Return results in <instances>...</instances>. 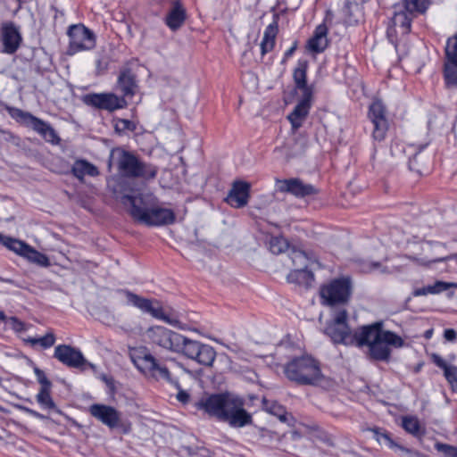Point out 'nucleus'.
<instances>
[{"instance_id": "58836bf2", "label": "nucleus", "mask_w": 457, "mask_h": 457, "mask_svg": "<svg viewBox=\"0 0 457 457\" xmlns=\"http://www.w3.org/2000/svg\"><path fill=\"white\" fill-rule=\"evenodd\" d=\"M24 342L30 345L32 347L39 345L43 349H47L54 345L55 336L52 331H49L42 337L37 338L29 337L25 338Z\"/></svg>"}, {"instance_id": "f257e3e1", "label": "nucleus", "mask_w": 457, "mask_h": 457, "mask_svg": "<svg viewBox=\"0 0 457 457\" xmlns=\"http://www.w3.org/2000/svg\"><path fill=\"white\" fill-rule=\"evenodd\" d=\"M347 311L340 309L335 312L325 333L336 344L369 347V356L375 361H388L391 355L390 347L401 348L404 345L403 339L390 330L383 329V322L377 321L364 325L353 332L347 324Z\"/></svg>"}, {"instance_id": "13d9d810", "label": "nucleus", "mask_w": 457, "mask_h": 457, "mask_svg": "<svg viewBox=\"0 0 457 457\" xmlns=\"http://www.w3.org/2000/svg\"><path fill=\"white\" fill-rule=\"evenodd\" d=\"M108 69V61L104 58H100L96 61V71L98 74L104 73Z\"/></svg>"}, {"instance_id": "e2e57ef3", "label": "nucleus", "mask_w": 457, "mask_h": 457, "mask_svg": "<svg viewBox=\"0 0 457 457\" xmlns=\"http://www.w3.org/2000/svg\"><path fill=\"white\" fill-rule=\"evenodd\" d=\"M432 292L433 291L431 290L430 287L428 286V287H424L418 288V289L414 290L413 295L414 296L426 295L428 294H432Z\"/></svg>"}, {"instance_id": "2eb2a0df", "label": "nucleus", "mask_w": 457, "mask_h": 457, "mask_svg": "<svg viewBox=\"0 0 457 457\" xmlns=\"http://www.w3.org/2000/svg\"><path fill=\"white\" fill-rule=\"evenodd\" d=\"M140 68L138 59H131L120 69L117 87L124 96H133L137 87L136 74Z\"/></svg>"}, {"instance_id": "bb28decb", "label": "nucleus", "mask_w": 457, "mask_h": 457, "mask_svg": "<svg viewBox=\"0 0 457 457\" xmlns=\"http://www.w3.org/2000/svg\"><path fill=\"white\" fill-rule=\"evenodd\" d=\"M121 201L129 209L133 219L138 222H143V197L139 190H132V194L123 195Z\"/></svg>"}, {"instance_id": "de8ad7c7", "label": "nucleus", "mask_w": 457, "mask_h": 457, "mask_svg": "<svg viewBox=\"0 0 457 457\" xmlns=\"http://www.w3.org/2000/svg\"><path fill=\"white\" fill-rule=\"evenodd\" d=\"M435 448L439 453H442L445 457H457V447L451 445L436 442Z\"/></svg>"}, {"instance_id": "864d4df0", "label": "nucleus", "mask_w": 457, "mask_h": 457, "mask_svg": "<svg viewBox=\"0 0 457 457\" xmlns=\"http://www.w3.org/2000/svg\"><path fill=\"white\" fill-rule=\"evenodd\" d=\"M454 286V284L446 283L443 281H436L433 286H429L431 290L433 291L432 294H438L443 291H445L449 289L451 287Z\"/></svg>"}, {"instance_id": "dca6fc26", "label": "nucleus", "mask_w": 457, "mask_h": 457, "mask_svg": "<svg viewBox=\"0 0 457 457\" xmlns=\"http://www.w3.org/2000/svg\"><path fill=\"white\" fill-rule=\"evenodd\" d=\"M444 77L447 87H457V34L447 40Z\"/></svg>"}, {"instance_id": "a878e982", "label": "nucleus", "mask_w": 457, "mask_h": 457, "mask_svg": "<svg viewBox=\"0 0 457 457\" xmlns=\"http://www.w3.org/2000/svg\"><path fill=\"white\" fill-rule=\"evenodd\" d=\"M307 68L306 61H300L294 71L293 77L296 89L301 91V96H312L313 87L307 84Z\"/></svg>"}, {"instance_id": "473e14b6", "label": "nucleus", "mask_w": 457, "mask_h": 457, "mask_svg": "<svg viewBox=\"0 0 457 457\" xmlns=\"http://www.w3.org/2000/svg\"><path fill=\"white\" fill-rule=\"evenodd\" d=\"M345 23L347 25H355L362 18L361 7L357 3H346L342 9Z\"/></svg>"}, {"instance_id": "f704fd0d", "label": "nucleus", "mask_w": 457, "mask_h": 457, "mask_svg": "<svg viewBox=\"0 0 457 457\" xmlns=\"http://www.w3.org/2000/svg\"><path fill=\"white\" fill-rule=\"evenodd\" d=\"M71 171L79 179H83L86 175L95 177L99 174L95 165L84 160L76 161L72 166Z\"/></svg>"}, {"instance_id": "ea45409f", "label": "nucleus", "mask_w": 457, "mask_h": 457, "mask_svg": "<svg viewBox=\"0 0 457 457\" xmlns=\"http://www.w3.org/2000/svg\"><path fill=\"white\" fill-rule=\"evenodd\" d=\"M391 23L398 28L403 35L409 33L411 29V19L404 13H395Z\"/></svg>"}, {"instance_id": "1a4fd4ad", "label": "nucleus", "mask_w": 457, "mask_h": 457, "mask_svg": "<svg viewBox=\"0 0 457 457\" xmlns=\"http://www.w3.org/2000/svg\"><path fill=\"white\" fill-rule=\"evenodd\" d=\"M145 377L154 382H167L179 388V382L171 377L167 361L151 353H145Z\"/></svg>"}, {"instance_id": "a18cd8bd", "label": "nucleus", "mask_w": 457, "mask_h": 457, "mask_svg": "<svg viewBox=\"0 0 457 457\" xmlns=\"http://www.w3.org/2000/svg\"><path fill=\"white\" fill-rule=\"evenodd\" d=\"M51 389H40L36 398L37 403L44 408L55 409V403H54L51 395Z\"/></svg>"}, {"instance_id": "423d86ee", "label": "nucleus", "mask_w": 457, "mask_h": 457, "mask_svg": "<svg viewBox=\"0 0 457 457\" xmlns=\"http://www.w3.org/2000/svg\"><path fill=\"white\" fill-rule=\"evenodd\" d=\"M352 294V281L349 277L333 279L320 288V296L325 304L333 306L346 303Z\"/></svg>"}, {"instance_id": "37998d69", "label": "nucleus", "mask_w": 457, "mask_h": 457, "mask_svg": "<svg viewBox=\"0 0 457 457\" xmlns=\"http://www.w3.org/2000/svg\"><path fill=\"white\" fill-rule=\"evenodd\" d=\"M7 112L10 116L15 119L18 122H21L25 126H29V122L32 117L31 113L15 107H8Z\"/></svg>"}, {"instance_id": "4468645a", "label": "nucleus", "mask_w": 457, "mask_h": 457, "mask_svg": "<svg viewBox=\"0 0 457 457\" xmlns=\"http://www.w3.org/2000/svg\"><path fill=\"white\" fill-rule=\"evenodd\" d=\"M368 116L373 124L372 137L377 141L384 140L388 130V121L386 106L381 100L372 102Z\"/></svg>"}, {"instance_id": "7ed1b4c3", "label": "nucleus", "mask_w": 457, "mask_h": 457, "mask_svg": "<svg viewBox=\"0 0 457 457\" xmlns=\"http://www.w3.org/2000/svg\"><path fill=\"white\" fill-rule=\"evenodd\" d=\"M195 406L232 428H243L253 422L252 415L245 409L244 400L229 393L204 396Z\"/></svg>"}, {"instance_id": "5701e85b", "label": "nucleus", "mask_w": 457, "mask_h": 457, "mask_svg": "<svg viewBox=\"0 0 457 457\" xmlns=\"http://www.w3.org/2000/svg\"><path fill=\"white\" fill-rule=\"evenodd\" d=\"M145 312L149 313L154 319L162 320L170 325H172L179 329L185 330L186 325L182 324L177 319H170L165 309L163 308L162 303L155 299H146L145 298Z\"/></svg>"}, {"instance_id": "c85d7f7f", "label": "nucleus", "mask_w": 457, "mask_h": 457, "mask_svg": "<svg viewBox=\"0 0 457 457\" xmlns=\"http://www.w3.org/2000/svg\"><path fill=\"white\" fill-rule=\"evenodd\" d=\"M431 361L444 370V376L453 391L457 390V367L448 365L446 361L437 353L430 354Z\"/></svg>"}, {"instance_id": "f3484780", "label": "nucleus", "mask_w": 457, "mask_h": 457, "mask_svg": "<svg viewBox=\"0 0 457 457\" xmlns=\"http://www.w3.org/2000/svg\"><path fill=\"white\" fill-rule=\"evenodd\" d=\"M278 190L281 193H288L297 198H303L317 195L319 190L312 184L304 183L297 178L276 180Z\"/></svg>"}, {"instance_id": "72a5a7b5", "label": "nucleus", "mask_w": 457, "mask_h": 457, "mask_svg": "<svg viewBox=\"0 0 457 457\" xmlns=\"http://www.w3.org/2000/svg\"><path fill=\"white\" fill-rule=\"evenodd\" d=\"M426 146L420 145L416 147L414 145H411L408 146V154L409 157V167L410 170L419 173H423V163L425 162V158L423 156H420V152Z\"/></svg>"}, {"instance_id": "5fc2aeb1", "label": "nucleus", "mask_w": 457, "mask_h": 457, "mask_svg": "<svg viewBox=\"0 0 457 457\" xmlns=\"http://www.w3.org/2000/svg\"><path fill=\"white\" fill-rule=\"evenodd\" d=\"M9 322L12 328L16 332H21L26 330L25 323L18 320L16 317H11Z\"/></svg>"}, {"instance_id": "c03bdc74", "label": "nucleus", "mask_w": 457, "mask_h": 457, "mask_svg": "<svg viewBox=\"0 0 457 457\" xmlns=\"http://www.w3.org/2000/svg\"><path fill=\"white\" fill-rule=\"evenodd\" d=\"M119 295L120 300L125 302L126 303L131 304L139 309L143 308V299L140 296L127 290L120 291Z\"/></svg>"}, {"instance_id": "e433bc0d", "label": "nucleus", "mask_w": 457, "mask_h": 457, "mask_svg": "<svg viewBox=\"0 0 457 457\" xmlns=\"http://www.w3.org/2000/svg\"><path fill=\"white\" fill-rule=\"evenodd\" d=\"M289 256L294 266L293 270L310 268L315 262L302 250L292 249Z\"/></svg>"}, {"instance_id": "338daca9", "label": "nucleus", "mask_w": 457, "mask_h": 457, "mask_svg": "<svg viewBox=\"0 0 457 457\" xmlns=\"http://www.w3.org/2000/svg\"><path fill=\"white\" fill-rule=\"evenodd\" d=\"M432 333H433L432 329L427 330V331L425 332V337H426V338H430V337H431Z\"/></svg>"}, {"instance_id": "79ce46f5", "label": "nucleus", "mask_w": 457, "mask_h": 457, "mask_svg": "<svg viewBox=\"0 0 457 457\" xmlns=\"http://www.w3.org/2000/svg\"><path fill=\"white\" fill-rule=\"evenodd\" d=\"M288 248V242L282 237H271L269 242V249L274 254H279Z\"/></svg>"}, {"instance_id": "9b49d317", "label": "nucleus", "mask_w": 457, "mask_h": 457, "mask_svg": "<svg viewBox=\"0 0 457 457\" xmlns=\"http://www.w3.org/2000/svg\"><path fill=\"white\" fill-rule=\"evenodd\" d=\"M150 343L169 351L177 353L183 335L168 329L162 326H154L145 331Z\"/></svg>"}, {"instance_id": "052dcab7", "label": "nucleus", "mask_w": 457, "mask_h": 457, "mask_svg": "<svg viewBox=\"0 0 457 457\" xmlns=\"http://www.w3.org/2000/svg\"><path fill=\"white\" fill-rule=\"evenodd\" d=\"M444 337H445V340L452 342V341H454L456 339L457 333L453 328H447L444 332Z\"/></svg>"}, {"instance_id": "a19ab883", "label": "nucleus", "mask_w": 457, "mask_h": 457, "mask_svg": "<svg viewBox=\"0 0 457 457\" xmlns=\"http://www.w3.org/2000/svg\"><path fill=\"white\" fill-rule=\"evenodd\" d=\"M403 428L404 430L413 436H420V425L418 418L414 416H406L403 418L402 421Z\"/></svg>"}, {"instance_id": "2f4dec72", "label": "nucleus", "mask_w": 457, "mask_h": 457, "mask_svg": "<svg viewBox=\"0 0 457 457\" xmlns=\"http://www.w3.org/2000/svg\"><path fill=\"white\" fill-rule=\"evenodd\" d=\"M278 31V29L277 21H273L266 28L263 34V38L261 42V51L262 55L273 49Z\"/></svg>"}, {"instance_id": "c9c22d12", "label": "nucleus", "mask_w": 457, "mask_h": 457, "mask_svg": "<svg viewBox=\"0 0 457 457\" xmlns=\"http://www.w3.org/2000/svg\"><path fill=\"white\" fill-rule=\"evenodd\" d=\"M185 19V10L179 4H176L166 18V24L172 30H176L181 27Z\"/></svg>"}, {"instance_id": "cd10ccee", "label": "nucleus", "mask_w": 457, "mask_h": 457, "mask_svg": "<svg viewBox=\"0 0 457 457\" xmlns=\"http://www.w3.org/2000/svg\"><path fill=\"white\" fill-rule=\"evenodd\" d=\"M328 27L321 23L316 27L313 36L308 40V48L313 53H321L328 46Z\"/></svg>"}, {"instance_id": "393cba45", "label": "nucleus", "mask_w": 457, "mask_h": 457, "mask_svg": "<svg viewBox=\"0 0 457 457\" xmlns=\"http://www.w3.org/2000/svg\"><path fill=\"white\" fill-rule=\"evenodd\" d=\"M312 96H301V99L298 104L295 106L292 112L287 116L288 120L291 123L293 130H297L303 126V121L306 120L311 106H312Z\"/></svg>"}, {"instance_id": "bf43d9fd", "label": "nucleus", "mask_w": 457, "mask_h": 457, "mask_svg": "<svg viewBox=\"0 0 457 457\" xmlns=\"http://www.w3.org/2000/svg\"><path fill=\"white\" fill-rule=\"evenodd\" d=\"M132 123L129 120H120L116 124V129L117 130H125V129H132Z\"/></svg>"}, {"instance_id": "69168bd1", "label": "nucleus", "mask_w": 457, "mask_h": 457, "mask_svg": "<svg viewBox=\"0 0 457 457\" xmlns=\"http://www.w3.org/2000/svg\"><path fill=\"white\" fill-rule=\"evenodd\" d=\"M295 49V46H293L291 48H289L287 52H286V56L288 57L290 56L291 54H293L294 51Z\"/></svg>"}, {"instance_id": "c756f323", "label": "nucleus", "mask_w": 457, "mask_h": 457, "mask_svg": "<svg viewBox=\"0 0 457 457\" xmlns=\"http://www.w3.org/2000/svg\"><path fill=\"white\" fill-rule=\"evenodd\" d=\"M287 281L289 283L310 287L314 281V275L310 268L292 270L287 275Z\"/></svg>"}, {"instance_id": "9d476101", "label": "nucleus", "mask_w": 457, "mask_h": 457, "mask_svg": "<svg viewBox=\"0 0 457 457\" xmlns=\"http://www.w3.org/2000/svg\"><path fill=\"white\" fill-rule=\"evenodd\" d=\"M67 34L70 37L68 54L71 55L80 51L90 50L96 46L94 33L82 24L70 26Z\"/></svg>"}, {"instance_id": "a211bd4d", "label": "nucleus", "mask_w": 457, "mask_h": 457, "mask_svg": "<svg viewBox=\"0 0 457 457\" xmlns=\"http://www.w3.org/2000/svg\"><path fill=\"white\" fill-rule=\"evenodd\" d=\"M87 105L97 109L113 112L125 106L126 101L113 93L89 94L84 97Z\"/></svg>"}, {"instance_id": "603ef678", "label": "nucleus", "mask_w": 457, "mask_h": 457, "mask_svg": "<svg viewBox=\"0 0 457 457\" xmlns=\"http://www.w3.org/2000/svg\"><path fill=\"white\" fill-rule=\"evenodd\" d=\"M380 268H382V265L378 262H364L361 263V270L369 273L379 270Z\"/></svg>"}, {"instance_id": "4c0bfd02", "label": "nucleus", "mask_w": 457, "mask_h": 457, "mask_svg": "<svg viewBox=\"0 0 457 457\" xmlns=\"http://www.w3.org/2000/svg\"><path fill=\"white\" fill-rule=\"evenodd\" d=\"M262 406L267 412L278 417L281 421L287 420V411L285 407L278 403L276 401H270L263 398Z\"/></svg>"}, {"instance_id": "f03ea898", "label": "nucleus", "mask_w": 457, "mask_h": 457, "mask_svg": "<svg viewBox=\"0 0 457 457\" xmlns=\"http://www.w3.org/2000/svg\"><path fill=\"white\" fill-rule=\"evenodd\" d=\"M195 406L232 428H243L253 422L252 415L245 409L244 400L229 393L204 396Z\"/></svg>"}, {"instance_id": "774afa93", "label": "nucleus", "mask_w": 457, "mask_h": 457, "mask_svg": "<svg viewBox=\"0 0 457 457\" xmlns=\"http://www.w3.org/2000/svg\"><path fill=\"white\" fill-rule=\"evenodd\" d=\"M4 319H5L4 313L0 311V320H4Z\"/></svg>"}, {"instance_id": "7c9ffc66", "label": "nucleus", "mask_w": 457, "mask_h": 457, "mask_svg": "<svg viewBox=\"0 0 457 457\" xmlns=\"http://www.w3.org/2000/svg\"><path fill=\"white\" fill-rule=\"evenodd\" d=\"M31 127L36 132L40 134L46 141L54 142L57 137L54 129L44 120L32 115L29 126Z\"/></svg>"}, {"instance_id": "20e7f679", "label": "nucleus", "mask_w": 457, "mask_h": 457, "mask_svg": "<svg viewBox=\"0 0 457 457\" xmlns=\"http://www.w3.org/2000/svg\"><path fill=\"white\" fill-rule=\"evenodd\" d=\"M284 374L290 381L301 385H316L322 379L319 362L310 356L292 359L284 365Z\"/></svg>"}, {"instance_id": "f8f14e48", "label": "nucleus", "mask_w": 457, "mask_h": 457, "mask_svg": "<svg viewBox=\"0 0 457 457\" xmlns=\"http://www.w3.org/2000/svg\"><path fill=\"white\" fill-rule=\"evenodd\" d=\"M421 249L424 256H409V259L424 267H429L431 264L436 262L457 260V253L445 255L446 244L444 243L427 242Z\"/></svg>"}, {"instance_id": "3c124183", "label": "nucleus", "mask_w": 457, "mask_h": 457, "mask_svg": "<svg viewBox=\"0 0 457 457\" xmlns=\"http://www.w3.org/2000/svg\"><path fill=\"white\" fill-rule=\"evenodd\" d=\"M34 372H35V374L37 376V381L41 385V388L40 389H51L52 383L46 378L45 372L43 370H41L40 369H38V368H35L34 369Z\"/></svg>"}, {"instance_id": "6ab92c4d", "label": "nucleus", "mask_w": 457, "mask_h": 457, "mask_svg": "<svg viewBox=\"0 0 457 457\" xmlns=\"http://www.w3.org/2000/svg\"><path fill=\"white\" fill-rule=\"evenodd\" d=\"M373 433V437L381 446H386L395 452L399 451L408 455V457H428L417 451H413L400 445L395 440L392 435L384 428H373L370 429Z\"/></svg>"}, {"instance_id": "4d7b16f0", "label": "nucleus", "mask_w": 457, "mask_h": 457, "mask_svg": "<svg viewBox=\"0 0 457 457\" xmlns=\"http://www.w3.org/2000/svg\"><path fill=\"white\" fill-rule=\"evenodd\" d=\"M177 389L179 390L176 396L177 400L184 404L187 403L190 399V395L187 391L181 389L180 386Z\"/></svg>"}, {"instance_id": "8fccbe9b", "label": "nucleus", "mask_w": 457, "mask_h": 457, "mask_svg": "<svg viewBox=\"0 0 457 457\" xmlns=\"http://www.w3.org/2000/svg\"><path fill=\"white\" fill-rule=\"evenodd\" d=\"M141 348H129V357L134 365L140 370H143L142 362L143 358L141 356Z\"/></svg>"}, {"instance_id": "09e8293b", "label": "nucleus", "mask_w": 457, "mask_h": 457, "mask_svg": "<svg viewBox=\"0 0 457 457\" xmlns=\"http://www.w3.org/2000/svg\"><path fill=\"white\" fill-rule=\"evenodd\" d=\"M435 448L439 453H442L445 457H457V447L451 445L436 442Z\"/></svg>"}, {"instance_id": "aec40b11", "label": "nucleus", "mask_w": 457, "mask_h": 457, "mask_svg": "<svg viewBox=\"0 0 457 457\" xmlns=\"http://www.w3.org/2000/svg\"><path fill=\"white\" fill-rule=\"evenodd\" d=\"M89 412L110 428H117L120 424V414L112 406L96 403L90 406Z\"/></svg>"}, {"instance_id": "ddd939ff", "label": "nucleus", "mask_w": 457, "mask_h": 457, "mask_svg": "<svg viewBox=\"0 0 457 457\" xmlns=\"http://www.w3.org/2000/svg\"><path fill=\"white\" fill-rule=\"evenodd\" d=\"M54 357L70 368L80 369L82 370L87 368L96 370V365L88 362L79 349L69 345H57L54 349Z\"/></svg>"}, {"instance_id": "b1692460", "label": "nucleus", "mask_w": 457, "mask_h": 457, "mask_svg": "<svg viewBox=\"0 0 457 457\" xmlns=\"http://www.w3.org/2000/svg\"><path fill=\"white\" fill-rule=\"evenodd\" d=\"M250 185L244 181H236L225 201L234 208L245 206L249 199Z\"/></svg>"}, {"instance_id": "4be33fe9", "label": "nucleus", "mask_w": 457, "mask_h": 457, "mask_svg": "<svg viewBox=\"0 0 457 457\" xmlns=\"http://www.w3.org/2000/svg\"><path fill=\"white\" fill-rule=\"evenodd\" d=\"M1 39L4 46L3 51L9 54H12L18 50L22 40L18 28L12 22L2 25Z\"/></svg>"}, {"instance_id": "39448f33", "label": "nucleus", "mask_w": 457, "mask_h": 457, "mask_svg": "<svg viewBox=\"0 0 457 457\" xmlns=\"http://www.w3.org/2000/svg\"><path fill=\"white\" fill-rule=\"evenodd\" d=\"M177 353L205 367L212 366L216 358V351L212 346L185 336L182 337Z\"/></svg>"}, {"instance_id": "680f3d73", "label": "nucleus", "mask_w": 457, "mask_h": 457, "mask_svg": "<svg viewBox=\"0 0 457 457\" xmlns=\"http://www.w3.org/2000/svg\"><path fill=\"white\" fill-rule=\"evenodd\" d=\"M397 32L396 27L393 25V23L390 22L388 28H387V37L392 43H395V34Z\"/></svg>"}, {"instance_id": "0eeeda50", "label": "nucleus", "mask_w": 457, "mask_h": 457, "mask_svg": "<svg viewBox=\"0 0 457 457\" xmlns=\"http://www.w3.org/2000/svg\"><path fill=\"white\" fill-rule=\"evenodd\" d=\"M0 243L9 250L28 260L29 262L41 267H48L50 265L49 259L46 254L37 251L21 240L0 234Z\"/></svg>"}, {"instance_id": "6e6d98bb", "label": "nucleus", "mask_w": 457, "mask_h": 457, "mask_svg": "<svg viewBox=\"0 0 457 457\" xmlns=\"http://www.w3.org/2000/svg\"><path fill=\"white\" fill-rule=\"evenodd\" d=\"M158 168L153 164H145V179H154L157 173Z\"/></svg>"}, {"instance_id": "412c9836", "label": "nucleus", "mask_w": 457, "mask_h": 457, "mask_svg": "<svg viewBox=\"0 0 457 457\" xmlns=\"http://www.w3.org/2000/svg\"><path fill=\"white\" fill-rule=\"evenodd\" d=\"M175 220V213L172 210L154 206L150 208L145 207V224L149 226H165L173 223Z\"/></svg>"}, {"instance_id": "6e6552de", "label": "nucleus", "mask_w": 457, "mask_h": 457, "mask_svg": "<svg viewBox=\"0 0 457 457\" xmlns=\"http://www.w3.org/2000/svg\"><path fill=\"white\" fill-rule=\"evenodd\" d=\"M112 164H115L119 171L129 178L138 177L143 171L138 159L132 153L121 147H116L111 151L109 165Z\"/></svg>"}, {"instance_id": "0e129e2a", "label": "nucleus", "mask_w": 457, "mask_h": 457, "mask_svg": "<svg viewBox=\"0 0 457 457\" xmlns=\"http://www.w3.org/2000/svg\"><path fill=\"white\" fill-rule=\"evenodd\" d=\"M23 410H24L27 413L30 414L31 416H33V417H35V418H37V419H41V420L45 419V416H44V415H42L41 413H39V412H37V411H34V410H31V409H29V408H23Z\"/></svg>"}, {"instance_id": "49530a36", "label": "nucleus", "mask_w": 457, "mask_h": 457, "mask_svg": "<svg viewBox=\"0 0 457 457\" xmlns=\"http://www.w3.org/2000/svg\"><path fill=\"white\" fill-rule=\"evenodd\" d=\"M405 10L410 12H423L427 9V0H403Z\"/></svg>"}]
</instances>
